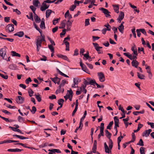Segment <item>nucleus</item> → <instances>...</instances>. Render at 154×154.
Instances as JSON below:
<instances>
[{
  "label": "nucleus",
  "mask_w": 154,
  "mask_h": 154,
  "mask_svg": "<svg viewBox=\"0 0 154 154\" xmlns=\"http://www.w3.org/2000/svg\"><path fill=\"white\" fill-rule=\"evenodd\" d=\"M40 39V37L38 36L37 37V39L36 40V45L37 46V49L38 51H39V48H40L41 46L42 41Z\"/></svg>",
  "instance_id": "20e7f679"
},
{
  "label": "nucleus",
  "mask_w": 154,
  "mask_h": 154,
  "mask_svg": "<svg viewBox=\"0 0 154 154\" xmlns=\"http://www.w3.org/2000/svg\"><path fill=\"white\" fill-rule=\"evenodd\" d=\"M78 79L77 78H75L73 79V83L75 84V85H78L79 83Z\"/></svg>",
  "instance_id": "de8ad7c7"
},
{
  "label": "nucleus",
  "mask_w": 154,
  "mask_h": 154,
  "mask_svg": "<svg viewBox=\"0 0 154 154\" xmlns=\"http://www.w3.org/2000/svg\"><path fill=\"white\" fill-rule=\"evenodd\" d=\"M140 31L143 34H144L145 35H147L145 29H139Z\"/></svg>",
  "instance_id": "052dcab7"
},
{
  "label": "nucleus",
  "mask_w": 154,
  "mask_h": 154,
  "mask_svg": "<svg viewBox=\"0 0 154 154\" xmlns=\"http://www.w3.org/2000/svg\"><path fill=\"white\" fill-rule=\"evenodd\" d=\"M48 40L50 41V43H51V45H53L54 46H55V44L53 40H52L51 38L48 37Z\"/></svg>",
  "instance_id": "a18cd8bd"
},
{
  "label": "nucleus",
  "mask_w": 154,
  "mask_h": 154,
  "mask_svg": "<svg viewBox=\"0 0 154 154\" xmlns=\"http://www.w3.org/2000/svg\"><path fill=\"white\" fill-rule=\"evenodd\" d=\"M118 29L119 31L122 33H123L124 32V26L122 25H120L118 28Z\"/></svg>",
  "instance_id": "393cba45"
},
{
  "label": "nucleus",
  "mask_w": 154,
  "mask_h": 154,
  "mask_svg": "<svg viewBox=\"0 0 154 154\" xmlns=\"http://www.w3.org/2000/svg\"><path fill=\"white\" fill-rule=\"evenodd\" d=\"M53 46H54V45H48V47L52 52L54 53V48L53 47Z\"/></svg>",
  "instance_id": "a19ab883"
},
{
  "label": "nucleus",
  "mask_w": 154,
  "mask_h": 154,
  "mask_svg": "<svg viewBox=\"0 0 154 154\" xmlns=\"http://www.w3.org/2000/svg\"><path fill=\"white\" fill-rule=\"evenodd\" d=\"M109 139V147L106 142L104 143L105 151L106 153L108 154H111V150L113 147V143L111 139Z\"/></svg>",
  "instance_id": "f257e3e1"
},
{
  "label": "nucleus",
  "mask_w": 154,
  "mask_h": 154,
  "mask_svg": "<svg viewBox=\"0 0 154 154\" xmlns=\"http://www.w3.org/2000/svg\"><path fill=\"white\" fill-rule=\"evenodd\" d=\"M36 110V109L35 107L33 106L32 107V110H31V112L33 114H34L35 113V112Z\"/></svg>",
  "instance_id": "338daca9"
},
{
  "label": "nucleus",
  "mask_w": 154,
  "mask_h": 154,
  "mask_svg": "<svg viewBox=\"0 0 154 154\" xmlns=\"http://www.w3.org/2000/svg\"><path fill=\"white\" fill-rule=\"evenodd\" d=\"M128 58H131L132 56V55L129 53H123Z\"/></svg>",
  "instance_id": "603ef678"
},
{
  "label": "nucleus",
  "mask_w": 154,
  "mask_h": 154,
  "mask_svg": "<svg viewBox=\"0 0 154 154\" xmlns=\"http://www.w3.org/2000/svg\"><path fill=\"white\" fill-rule=\"evenodd\" d=\"M24 98L20 96H18L16 100L18 103L20 104L23 103L24 101Z\"/></svg>",
  "instance_id": "0eeeda50"
},
{
  "label": "nucleus",
  "mask_w": 154,
  "mask_h": 154,
  "mask_svg": "<svg viewBox=\"0 0 154 154\" xmlns=\"http://www.w3.org/2000/svg\"><path fill=\"white\" fill-rule=\"evenodd\" d=\"M138 145H139L140 146H143V142L142 139H140L139 140V143L137 144Z\"/></svg>",
  "instance_id": "864d4df0"
},
{
  "label": "nucleus",
  "mask_w": 154,
  "mask_h": 154,
  "mask_svg": "<svg viewBox=\"0 0 154 154\" xmlns=\"http://www.w3.org/2000/svg\"><path fill=\"white\" fill-rule=\"evenodd\" d=\"M35 98L38 102H40L41 101V95L38 94H35Z\"/></svg>",
  "instance_id": "7c9ffc66"
},
{
  "label": "nucleus",
  "mask_w": 154,
  "mask_h": 154,
  "mask_svg": "<svg viewBox=\"0 0 154 154\" xmlns=\"http://www.w3.org/2000/svg\"><path fill=\"white\" fill-rule=\"evenodd\" d=\"M0 76L2 77L3 78L5 79H7L8 78V75H5L0 73Z\"/></svg>",
  "instance_id": "e2e57ef3"
},
{
  "label": "nucleus",
  "mask_w": 154,
  "mask_h": 154,
  "mask_svg": "<svg viewBox=\"0 0 154 154\" xmlns=\"http://www.w3.org/2000/svg\"><path fill=\"white\" fill-rule=\"evenodd\" d=\"M11 54L13 56H15L18 57H21V55L20 54H19L14 51H12L11 52Z\"/></svg>",
  "instance_id": "5701e85b"
},
{
  "label": "nucleus",
  "mask_w": 154,
  "mask_h": 154,
  "mask_svg": "<svg viewBox=\"0 0 154 154\" xmlns=\"http://www.w3.org/2000/svg\"><path fill=\"white\" fill-rule=\"evenodd\" d=\"M6 52L5 50L3 48H2L0 49V55L4 58L6 54Z\"/></svg>",
  "instance_id": "f8f14e48"
},
{
  "label": "nucleus",
  "mask_w": 154,
  "mask_h": 154,
  "mask_svg": "<svg viewBox=\"0 0 154 154\" xmlns=\"http://www.w3.org/2000/svg\"><path fill=\"white\" fill-rule=\"evenodd\" d=\"M144 112V110H142V111H134L133 112V114L134 115H137L138 113L143 114Z\"/></svg>",
  "instance_id": "2f4dec72"
},
{
  "label": "nucleus",
  "mask_w": 154,
  "mask_h": 154,
  "mask_svg": "<svg viewBox=\"0 0 154 154\" xmlns=\"http://www.w3.org/2000/svg\"><path fill=\"white\" fill-rule=\"evenodd\" d=\"M119 110H121V111L123 113H125L126 112L125 111L123 108L121 106V105H120L119 107Z\"/></svg>",
  "instance_id": "680f3d73"
},
{
  "label": "nucleus",
  "mask_w": 154,
  "mask_h": 154,
  "mask_svg": "<svg viewBox=\"0 0 154 154\" xmlns=\"http://www.w3.org/2000/svg\"><path fill=\"white\" fill-rule=\"evenodd\" d=\"M76 6L75 5H72L71 7L69 8L70 10L73 11H74V9L75 8Z\"/></svg>",
  "instance_id": "0e129e2a"
},
{
  "label": "nucleus",
  "mask_w": 154,
  "mask_h": 154,
  "mask_svg": "<svg viewBox=\"0 0 154 154\" xmlns=\"http://www.w3.org/2000/svg\"><path fill=\"white\" fill-rule=\"evenodd\" d=\"M34 20L36 23H39L41 21L40 18L38 17V15L35 14H34Z\"/></svg>",
  "instance_id": "dca6fc26"
},
{
  "label": "nucleus",
  "mask_w": 154,
  "mask_h": 154,
  "mask_svg": "<svg viewBox=\"0 0 154 154\" xmlns=\"http://www.w3.org/2000/svg\"><path fill=\"white\" fill-rule=\"evenodd\" d=\"M13 136L14 137H16L21 140L26 139L27 138L26 137L23 136L19 135H16V134L13 135Z\"/></svg>",
  "instance_id": "bb28decb"
},
{
  "label": "nucleus",
  "mask_w": 154,
  "mask_h": 154,
  "mask_svg": "<svg viewBox=\"0 0 154 154\" xmlns=\"http://www.w3.org/2000/svg\"><path fill=\"white\" fill-rule=\"evenodd\" d=\"M24 35V33L23 31H20L14 34V36H17L19 37H23Z\"/></svg>",
  "instance_id": "2eb2a0df"
},
{
  "label": "nucleus",
  "mask_w": 154,
  "mask_h": 154,
  "mask_svg": "<svg viewBox=\"0 0 154 154\" xmlns=\"http://www.w3.org/2000/svg\"><path fill=\"white\" fill-rule=\"evenodd\" d=\"M113 124V121L110 122L109 124L108 125H107L106 128L107 129H111V128Z\"/></svg>",
  "instance_id": "58836bf2"
},
{
  "label": "nucleus",
  "mask_w": 154,
  "mask_h": 154,
  "mask_svg": "<svg viewBox=\"0 0 154 154\" xmlns=\"http://www.w3.org/2000/svg\"><path fill=\"white\" fill-rule=\"evenodd\" d=\"M99 127L100 128V134L102 136H103V130L104 129V123H101L100 125V127L99 126Z\"/></svg>",
  "instance_id": "9d476101"
},
{
  "label": "nucleus",
  "mask_w": 154,
  "mask_h": 154,
  "mask_svg": "<svg viewBox=\"0 0 154 154\" xmlns=\"http://www.w3.org/2000/svg\"><path fill=\"white\" fill-rule=\"evenodd\" d=\"M86 87V85H83L80 88L81 91L83 92L85 94H86L87 92V90L85 89Z\"/></svg>",
  "instance_id": "c756f323"
},
{
  "label": "nucleus",
  "mask_w": 154,
  "mask_h": 154,
  "mask_svg": "<svg viewBox=\"0 0 154 154\" xmlns=\"http://www.w3.org/2000/svg\"><path fill=\"white\" fill-rule=\"evenodd\" d=\"M135 27H134L133 28L131 29V32L133 35L134 37L135 38H136V34L135 32Z\"/></svg>",
  "instance_id": "8fccbe9b"
},
{
  "label": "nucleus",
  "mask_w": 154,
  "mask_h": 154,
  "mask_svg": "<svg viewBox=\"0 0 154 154\" xmlns=\"http://www.w3.org/2000/svg\"><path fill=\"white\" fill-rule=\"evenodd\" d=\"M97 75L99 81L101 82H103L105 80V77L103 73L102 72H98Z\"/></svg>",
  "instance_id": "7ed1b4c3"
},
{
  "label": "nucleus",
  "mask_w": 154,
  "mask_h": 154,
  "mask_svg": "<svg viewBox=\"0 0 154 154\" xmlns=\"http://www.w3.org/2000/svg\"><path fill=\"white\" fill-rule=\"evenodd\" d=\"M98 44H97V51L98 54H102L103 53V51L100 50V49L102 48V47L97 46Z\"/></svg>",
  "instance_id": "4c0bfd02"
},
{
  "label": "nucleus",
  "mask_w": 154,
  "mask_h": 154,
  "mask_svg": "<svg viewBox=\"0 0 154 154\" xmlns=\"http://www.w3.org/2000/svg\"><path fill=\"white\" fill-rule=\"evenodd\" d=\"M66 83V81L65 80H63L61 82L60 84V86L63 87L64 85Z\"/></svg>",
  "instance_id": "c03bdc74"
},
{
  "label": "nucleus",
  "mask_w": 154,
  "mask_h": 154,
  "mask_svg": "<svg viewBox=\"0 0 154 154\" xmlns=\"http://www.w3.org/2000/svg\"><path fill=\"white\" fill-rule=\"evenodd\" d=\"M99 9L102 11L106 17L111 18V16L110 15L111 13L108 10L103 8H100Z\"/></svg>",
  "instance_id": "f03ea898"
},
{
  "label": "nucleus",
  "mask_w": 154,
  "mask_h": 154,
  "mask_svg": "<svg viewBox=\"0 0 154 154\" xmlns=\"http://www.w3.org/2000/svg\"><path fill=\"white\" fill-rule=\"evenodd\" d=\"M9 128H10L12 130L14 131L17 132L21 134H23L21 131L18 129L14 127H12L11 126H9Z\"/></svg>",
  "instance_id": "a211bd4d"
},
{
  "label": "nucleus",
  "mask_w": 154,
  "mask_h": 154,
  "mask_svg": "<svg viewBox=\"0 0 154 154\" xmlns=\"http://www.w3.org/2000/svg\"><path fill=\"white\" fill-rule=\"evenodd\" d=\"M138 63V62L135 60H133L131 62L132 66L137 68Z\"/></svg>",
  "instance_id": "f3484780"
},
{
  "label": "nucleus",
  "mask_w": 154,
  "mask_h": 154,
  "mask_svg": "<svg viewBox=\"0 0 154 154\" xmlns=\"http://www.w3.org/2000/svg\"><path fill=\"white\" fill-rule=\"evenodd\" d=\"M58 72L61 75L63 76L66 77H69V76H67V75L65 74L64 73H63L62 72H61V71H60L59 69H58Z\"/></svg>",
  "instance_id": "5fc2aeb1"
},
{
  "label": "nucleus",
  "mask_w": 154,
  "mask_h": 154,
  "mask_svg": "<svg viewBox=\"0 0 154 154\" xmlns=\"http://www.w3.org/2000/svg\"><path fill=\"white\" fill-rule=\"evenodd\" d=\"M32 81V80L29 77L28 79H26L25 80V82L26 84H29V82H30Z\"/></svg>",
  "instance_id": "bf43d9fd"
},
{
  "label": "nucleus",
  "mask_w": 154,
  "mask_h": 154,
  "mask_svg": "<svg viewBox=\"0 0 154 154\" xmlns=\"http://www.w3.org/2000/svg\"><path fill=\"white\" fill-rule=\"evenodd\" d=\"M114 121L115 126L119 127V120L117 117L115 116L114 117Z\"/></svg>",
  "instance_id": "ddd939ff"
},
{
  "label": "nucleus",
  "mask_w": 154,
  "mask_h": 154,
  "mask_svg": "<svg viewBox=\"0 0 154 154\" xmlns=\"http://www.w3.org/2000/svg\"><path fill=\"white\" fill-rule=\"evenodd\" d=\"M66 29H64L62 30V32L60 34V35L61 37V35H64L66 33Z\"/></svg>",
  "instance_id": "69168bd1"
},
{
  "label": "nucleus",
  "mask_w": 154,
  "mask_h": 154,
  "mask_svg": "<svg viewBox=\"0 0 154 154\" xmlns=\"http://www.w3.org/2000/svg\"><path fill=\"white\" fill-rule=\"evenodd\" d=\"M79 54V50L77 49H75L74 51L73 55H77Z\"/></svg>",
  "instance_id": "774afa93"
},
{
  "label": "nucleus",
  "mask_w": 154,
  "mask_h": 154,
  "mask_svg": "<svg viewBox=\"0 0 154 154\" xmlns=\"http://www.w3.org/2000/svg\"><path fill=\"white\" fill-rule=\"evenodd\" d=\"M6 30L8 29L9 32H12L14 30V25L13 24H8L6 27Z\"/></svg>",
  "instance_id": "423d86ee"
},
{
  "label": "nucleus",
  "mask_w": 154,
  "mask_h": 154,
  "mask_svg": "<svg viewBox=\"0 0 154 154\" xmlns=\"http://www.w3.org/2000/svg\"><path fill=\"white\" fill-rule=\"evenodd\" d=\"M33 5L35 7H37L38 6V4L39 3V2L38 0H33Z\"/></svg>",
  "instance_id": "37998d69"
},
{
  "label": "nucleus",
  "mask_w": 154,
  "mask_h": 154,
  "mask_svg": "<svg viewBox=\"0 0 154 154\" xmlns=\"http://www.w3.org/2000/svg\"><path fill=\"white\" fill-rule=\"evenodd\" d=\"M104 26L105 27H106L107 28V30L110 31L111 30V26L109 25V24H105L104 25Z\"/></svg>",
  "instance_id": "09e8293b"
},
{
  "label": "nucleus",
  "mask_w": 154,
  "mask_h": 154,
  "mask_svg": "<svg viewBox=\"0 0 154 154\" xmlns=\"http://www.w3.org/2000/svg\"><path fill=\"white\" fill-rule=\"evenodd\" d=\"M146 69L147 70V72L149 74L151 75V77H152V73L150 71V67L149 66H147L146 67Z\"/></svg>",
  "instance_id": "f704fd0d"
},
{
  "label": "nucleus",
  "mask_w": 154,
  "mask_h": 154,
  "mask_svg": "<svg viewBox=\"0 0 154 154\" xmlns=\"http://www.w3.org/2000/svg\"><path fill=\"white\" fill-rule=\"evenodd\" d=\"M52 12H53V11H52L51 10H50V9L47 10L46 11V17L47 18L48 17L50 16Z\"/></svg>",
  "instance_id": "4be33fe9"
},
{
  "label": "nucleus",
  "mask_w": 154,
  "mask_h": 154,
  "mask_svg": "<svg viewBox=\"0 0 154 154\" xmlns=\"http://www.w3.org/2000/svg\"><path fill=\"white\" fill-rule=\"evenodd\" d=\"M79 54L81 57H82V55H83L85 58H91L89 56V52L88 51H86V53L85 54L82 53V54Z\"/></svg>",
  "instance_id": "6ab92c4d"
},
{
  "label": "nucleus",
  "mask_w": 154,
  "mask_h": 154,
  "mask_svg": "<svg viewBox=\"0 0 154 154\" xmlns=\"http://www.w3.org/2000/svg\"><path fill=\"white\" fill-rule=\"evenodd\" d=\"M112 7L113 8V9L114 10L115 12L118 13L119 12V6L118 5H112Z\"/></svg>",
  "instance_id": "aec40b11"
},
{
  "label": "nucleus",
  "mask_w": 154,
  "mask_h": 154,
  "mask_svg": "<svg viewBox=\"0 0 154 154\" xmlns=\"http://www.w3.org/2000/svg\"><path fill=\"white\" fill-rule=\"evenodd\" d=\"M64 100L62 99H59L58 101V104L60 106V107H62Z\"/></svg>",
  "instance_id": "cd10ccee"
},
{
  "label": "nucleus",
  "mask_w": 154,
  "mask_h": 154,
  "mask_svg": "<svg viewBox=\"0 0 154 154\" xmlns=\"http://www.w3.org/2000/svg\"><path fill=\"white\" fill-rule=\"evenodd\" d=\"M89 19H86L85 20V26H87L88 25H89L90 24V23H89Z\"/></svg>",
  "instance_id": "6e6d98bb"
},
{
  "label": "nucleus",
  "mask_w": 154,
  "mask_h": 154,
  "mask_svg": "<svg viewBox=\"0 0 154 154\" xmlns=\"http://www.w3.org/2000/svg\"><path fill=\"white\" fill-rule=\"evenodd\" d=\"M96 140H95L94 143V145L92 149V152L94 153L96 152Z\"/></svg>",
  "instance_id": "412c9836"
},
{
  "label": "nucleus",
  "mask_w": 154,
  "mask_h": 154,
  "mask_svg": "<svg viewBox=\"0 0 154 154\" xmlns=\"http://www.w3.org/2000/svg\"><path fill=\"white\" fill-rule=\"evenodd\" d=\"M132 51L133 52V58H136L137 55V48L135 45L133 46L131 48Z\"/></svg>",
  "instance_id": "39448f33"
},
{
  "label": "nucleus",
  "mask_w": 154,
  "mask_h": 154,
  "mask_svg": "<svg viewBox=\"0 0 154 154\" xmlns=\"http://www.w3.org/2000/svg\"><path fill=\"white\" fill-rule=\"evenodd\" d=\"M67 92H69L68 94L67 93L66 94V95H67V97H69V98L72 97L73 92L72 90L70 89L69 91L68 90Z\"/></svg>",
  "instance_id": "c85d7f7f"
},
{
  "label": "nucleus",
  "mask_w": 154,
  "mask_h": 154,
  "mask_svg": "<svg viewBox=\"0 0 154 154\" xmlns=\"http://www.w3.org/2000/svg\"><path fill=\"white\" fill-rule=\"evenodd\" d=\"M137 76L140 79H144L145 76L142 74H140L139 72H137Z\"/></svg>",
  "instance_id": "79ce46f5"
},
{
  "label": "nucleus",
  "mask_w": 154,
  "mask_h": 154,
  "mask_svg": "<svg viewBox=\"0 0 154 154\" xmlns=\"http://www.w3.org/2000/svg\"><path fill=\"white\" fill-rule=\"evenodd\" d=\"M66 20H64L61 22V26L59 27L60 29H63L66 26Z\"/></svg>",
  "instance_id": "4468645a"
},
{
  "label": "nucleus",
  "mask_w": 154,
  "mask_h": 154,
  "mask_svg": "<svg viewBox=\"0 0 154 154\" xmlns=\"http://www.w3.org/2000/svg\"><path fill=\"white\" fill-rule=\"evenodd\" d=\"M47 5L44 1L42 4L41 7L40 8V10L42 11H44L47 9Z\"/></svg>",
  "instance_id": "9b49d317"
},
{
  "label": "nucleus",
  "mask_w": 154,
  "mask_h": 154,
  "mask_svg": "<svg viewBox=\"0 0 154 154\" xmlns=\"http://www.w3.org/2000/svg\"><path fill=\"white\" fill-rule=\"evenodd\" d=\"M40 27L42 29H45V23L41 22V24L40 25Z\"/></svg>",
  "instance_id": "4d7b16f0"
},
{
  "label": "nucleus",
  "mask_w": 154,
  "mask_h": 154,
  "mask_svg": "<svg viewBox=\"0 0 154 154\" xmlns=\"http://www.w3.org/2000/svg\"><path fill=\"white\" fill-rule=\"evenodd\" d=\"M124 14L123 12H120L117 20L118 22L120 23L121 21L123 19L124 17Z\"/></svg>",
  "instance_id": "1a4fd4ad"
},
{
  "label": "nucleus",
  "mask_w": 154,
  "mask_h": 154,
  "mask_svg": "<svg viewBox=\"0 0 154 154\" xmlns=\"http://www.w3.org/2000/svg\"><path fill=\"white\" fill-rule=\"evenodd\" d=\"M138 51L139 53L142 54H144V48H140L138 47Z\"/></svg>",
  "instance_id": "473e14b6"
},
{
  "label": "nucleus",
  "mask_w": 154,
  "mask_h": 154,
  "mask_svg": "<svg viewBox=\"0 0 154 154\" xmlns=\"http://www.w3.org/2000/svg\"><path fill=\"white\" fill-rule=\"evenodd\" d=\"M145 148L143 147H141L140 148V154H145Z\"/></svg>",
  "instance_id": "ea45409f"
},
{
  "label": "nucleus",
  "mask_w": 154,
  "mask_h": 154,
  "mask_svg": "<svg viewBox=\"0 0 154 154\" xmlns=\"http://www.w3.org/2000/svg\"><path fill=\"white\" fill-rule=\"evenodd\" d=\"M48 151L54 153L57 152L58 153H60L61 152V151L59 149H54L52 150L49 149Z\"/></svg>",
  "instance_id": "72a5a7b5"
},
{
  "label": "nucleus",
  "mask_w": 154,
  "mask_h": 154,
  "mask_svg": "<svg viewBox=\"0 0 154 154\" xmlns=\"http://www.w3.org/2000/svg\"><path fill=\"white\" fill-rule=\"evenodd\" d=\"M29 8L31 9L34 14H35V11L36 10V8H35L33 5L30 6Z\"/></svg>",
  "instance_id": "49530a36"
},
{
  "label": "nucleus",
  "mask_w": 154,
  "mask_h": 154,
  "mask_svg": "<svg viewBox=\"0 0 154 154\" xmlns=\"http://www.w3.org/2000/svg\"><path fill=\"white\" fill-rule=\"evenodd\" d=\"M28 92L29 94V96L30 97L33 95V94L34 93V92L31 89H29L28 90Z\"/></svg>",
  "instance_id": "3c124183"
},
{
  "label": "nucleus",
  "mask_w": 154,
  "mask_h": 154,
  "mask_svg": "<svg viewBox=\"0 0 154 154\" xmlns=\"http://www.w3.org/2000/svg\"><path fill=\"white\" fill-rule=\"evenodd\" d=\"M96 84V83L95 79H89V85H95Z\"/></svg>",
  "instance_id": "b1692460"
},
{
  "label": "nucleus",
  "mask_w": 154,
  "mask_h": 154,
  "mask_svg": "<svg viewBox=\"0 0 154 154\" xmlns=\"http://www.w3.org/2000/svg\"><path fill=\"white\" fill-rule=\"evenodd\" d=\"M18 121L20 122H24V120L23 117L20 116H19L18 118Z\"/></svg>",
  "instance_id": "13d9d810"
},
{
  "label": "nucleus",
  "mask_w": 154,
  "mask_h": 154,
  "mask_svg": "<svg viewBox=\"0 0 154 154\" xmlns=\"http://www.w3.org/2000/svg\"><path fill=\"white\" fill-rule=\"evenodd\" d=\"M105 133H106V137L109 139H110L111 138V135H112V134L111 133H110L108 130H105Z\"/></svg>",
  "instance_id": "a878e982"
},
{
  "label": "nucleus",
  "mask_w": 154,
  "mask_h": 154,
  "mask_svg": "<svg viewBox=\"0 0 154 154\" xmlns=\"http://www.w3.org/2000/svg\"><path fill=\"white\" fill-rule=\"evenodd\" d=\"M64 91V89L63 87L59 85V86L57 87V89L55 93L56 94H57L61 92L63 93Z\"/></svg>",
  "instance_id": "6e6552de"
},
{
  "label": "nucleus",
  "mask_w": 154,
  "mask_h": 154,
  "mask_svg": "<svg viewBox=\"0 0 154 154\" xmlns=\"http://www.w3.org/2000/svg\"><path fill=\"white\" fill-rule=\"evenodd\" d=\"M50 79L55 84L57 82L58 80H59V78L58 77H55L54 78H50Z\"/></svg>",
  "instance_id": "c9c22d12"
},
{
  "label": "nucleus",
  "mask_w": 154,
  "mask_h": 154,
  "mask_svg": "<svg viewBox=\"0 0 154 154\" xmlns=\"http://www.w3.org/2000/svg\"><path fill=\"white\" fill-rule=\"evenodd\" d=\"M65 44L66 46V50L69 51V43L68 42H65Z\"/></svg>",
  "instance_id": "e433bc0d"
}]
</instances>
